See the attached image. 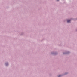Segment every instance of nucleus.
I'll use <instances>...</instances> for the list:
<instances>
[{
	"label": "nucleus",
	"mask_w": 77,
	"mask_h": 77,
	"mask_svg": "<svg viewBox=\"0 0 77 77\" xmlns=\"http://www.w3.org/2000/svg\"><path fill=\"white\" fill-rule=\"evenodd\" d=\"M61 77V75H59L58 76V77Z\"/></svg>",
	"instance_id": "nucleus-2"
},
{
	"label": "nucleus",
	"mask_w": 77,
	"mask_h": 77,
	"mask_svg": "<svg viewBox=\"0 0 77 77\" xmlns=\"http://www.w3.org/2000/svg\"><path fill=\"white\" fill-rule=\"evenodd\" d=\"M6 65H8V63H6Z\"/></svg>",
	"instance_id": "nucleus-3"
},
{
	"label": "nucleus",
	"mask_w": 77,
	"mask_h": 77,
	"mask_svg": "<svg viewBox=\"0 0 77 77\" xmlns=\"http://www.w3.org/2000/svg\"><path fill=\"white\" fill-rule=\"evenodd\" d=\"M70 21H71L70 20H67V23H70Z\"/></svg>",
	"instance_id": "nucleus-1"
},
{
	"label": "nucleus",
	"mask_w": 77,
	"mask_h": 77,
	"mask_svg": "<svg viewBox=\"0 0 77 77\" xmlns=\"http://www.w3.org/2000/svg\"><path fill=\"white\" fill-rule=\"evenodd\" d=\"M58 1H59V0H57Z\"/></svg>",
	"instance_id": "nucleus-4"
}]
</instances>
